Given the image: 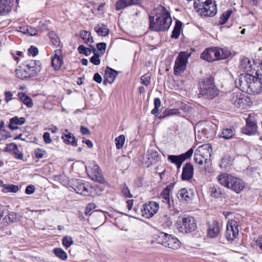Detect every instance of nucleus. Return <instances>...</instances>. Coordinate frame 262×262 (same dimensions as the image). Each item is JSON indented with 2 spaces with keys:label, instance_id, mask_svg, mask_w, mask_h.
<instances>
[{
  "label": "nucleus",
  "instance_id": "dca6fc26",
  "mask_svg": "<svg viewBox=\"0 0 262 262\" xmlns=\"http://www.w3.org/2000/svg\"><path fill=\"white\" fill-rule=\"evenodd\" d=\"M198 11L202 16L211 17L214 16L217 12L216 5L214 0L207 4L206 6L201 7Z\"/></svg>",
  "mask_w": 262,
  "mask_h": 262
},
{
  "label": "nucleus",
  "instance_id": "bf43d9fd",
  "mask_svg": "<svg viewBox=\"0 0 262 262\" xmlns=\"http://www.w3.org/2000/svg\"><path fill=\"white\" fill-rule=\"evenodd\" d=\"M35 191V187L32 185H30L28 186L25 190V192L27 194H31L33 193Z\"/></svg>",
  "mask_w": 262,
  "mask_h": 262
},
{
  "label": "nucleus",
  "instance_id": "c9c22d12",
  "mask_svg": "<svg viewBox=\"0 0 262 262\" xmlns=\"http://www.w3.org/2000/svg\"><path fill=\"white\" fill-rule=\"evenodd\" d=\"M234 130L231 128H224L222 132V135L220 137L225 139H230L234 135Z\"/></svg>",
  "mask_w": 262,
  "mask_h": 262
},
{
  "label": "nucleus",
  "instance_id": "2eb2a0df",
  "mask_svg": "<svg viewBox=\"0 0 262 262\" xmlns=\"http://www.w3.org/2000/svg\"><path fill=\"white\" fill-rule=\"evenodd\" d=\"M208 229L207 235L210 238H214L218 236L221 230V226L216 220H212L207 223Z\"/></svg>",
  "mask_w": 262,
  "mask_h": 262
},
{
  "label": "nucleus",
  "instance_id": "f257e3e1",
  "mask_svg": "<svg viewBox=\"0 0 262 262\" xmlns=\"http://www.w3.org/2000/svg\"><path fill=\"white\" fill-rule=\"evenodd\" d=\"M158 10L159 12L156 15L155 19L154 16H150L149 17V29L158 32L167 30L172 23L170 13L161 5L158 7Z\"/></svg>",
  "mask_w": 262,
  "mask_h": 262
},
{
  "label": "nucleus",
  "instance_id": "603ef678",
  "mask_svg": "<svg viewBox=\"0 0 262 262\" xmlns=\"http://www.w3.org/2000/svg\"><path fill=\"white\" fill-rule=\"evenodd\" d=\"M46 153V152L45 150L39 148H37L35 150V156L38 159L42 158Z\"/></svg>",
  "mask_w": 262,
  "mask_h": 262
},
{
  "label": "nucleus",
  "instance_id": "473e14b6",
  "mask_svg": "<svg viewBox=\"0 0 262 262\" xmlns=\"http://www.w3.org/2000/svg\"><path fill=\"white\" fill-rule=\"evenodd\" d=\"M80 36L84 41L85 43L90 46V44L93 42V37L91 36V33L82 30L80 32Z\"/></svg>",
  "mask_w": 262,
  "mask_h": 262
},
{
  "label": "nucleus",
  "instance_id": "7c9ffc66",
  "mask_svg": "<svg viewBox=\"0 0 262 262\" xmlns=\"http://www.w3.org/2000/svg\"><path fill=\"white\" fill-rule=\"evenodd\" d=\"M18 31L31 36L36 35L37 33V30L30 26L19 27Z\"/></svg>",
  "mask_w": 262,
  "mask_h": 262
},
{
  "label": "nucleus",
  "instance_id": "423d86ee",
  "mask_svg": "<svg viewBox=\"0 0 262 262\" xmlns=\"http://www.w3.org/2000/svg\"><path fill=\"white\" fill-rule=\"evenodd\" d=\"M226 56L223 54V51L217 48L206 49L201 55V58L208 62L224 59Z\"/></svg>",
  "mask_w": 262,
  "mask_h": 262
},
{
  "label": "nucleus",
  "instance_id": "bb28decb",
  "mask_svg": "<svg viewBox=\"0 0 262 262\" xmlns=\"http://www.w3.org/2000/svg\"><path fill=\"white\" fill-rule=\"evenodd\" d=\"M138 5L135 0H119L116 4V9L120 10L126 7Z\"/></svg>",
  "mask_w": 262,
  "mask_h": 262
},
{
  "label": "nucleus",
  "instance_id": "c85d7f7f",
  "mask_svg": "<svg viewBox=\"0 0 262 262\" xmlns=\"http://www.w3.org/2000/svg\"><path fill=\"white\" fill-rule=\"evenodd\" d=\"M18 97L20 101L28 107L31 108L33 106L32 99L30 97L27 96L24 93H18Z\"/></svg>",
  "mask_w": 262,
  "mask_h": 262
},
{
  "label": "nucleus",
  "instance_id": "864d4df0",
  "mask_svg": "<svg viewBox=\"0 0 262 262\" xmlns=\"http://www.w3.org/2000/svg\"><path fill=\"white\" fill-rule=\"evenodd\" d=\"M255 75L256 76L255 78H258L261 81L262 79V63H260L259 66L258 67L255 72Z\"/></svg>",
  "mask_w": 262,
  "mask_h": 262
},
{
  "label": "nucleus",
  "instance_id": "ea45409f",
  "mask_svg": "<svg viewBox=\"0 0 262 262\" xmlns=\"http://www.w3.org/2000/svg\"><path fill=\"white\" fill-rule=\"evenodd\" d=\"M125 136L124 135H120L117 137L115 139L116 148L118 149L122 148L124 144Z\"/></svg>",
  "mask_w": 262,
  "mask_h": 262
},
{
  "label": "nucleus",
  "instance_id": "a18cd8bd",
  "mask_svg": "<svg viewBox=\"0 0 262 262\" xmlns=\"http://www.w3.org/2000/svg\"><path fill=\"white\" fill-rule=\"evenodd\" d=\"M121 189L122 193L124 196L126 198L133 197V194L130 193V190L125 184L122 185Z\"/></svg>",
  "mask_w": 262,
  "mask_h": 262
},
{
  "label": "nucleus",
  "instance_id": "aec40b11",
  "mask_svg": "<svg viewBox=\"0 0 262 262\" xmlns=\"http://www.w3.org/2000/svg\"><path fill=\"white\" fill-rule=\"evenodd\" d=\"M119 72L109 67H107L105 70V76L103 84L106 85L107 83H112L115 80Z\"/></svg>",
  "mask_w": 262,
  "mask_h": 262
},
{
  "label": "nucleus",
  "instance_id": "e2e57ef3",
  "mask_svg": "<svg viewBox=\"0 0 262 262\" xmlns=\"http://www.w3.org/2000/svg\"><path fill=\"white\" fill-rule=\"evenodd\" d=\"M8 217L9 220H10L11 222H14L16 220L17 214L14 212H11L9 213Z\"/></svg>",
  "mask_w": 262,
  "mask_h": 262
},
{
  "label": "nucleus",
  "instance_id": "a211bd4d",
  "mask_svg": "<svg viewBox=\"0 0 262 262\" xmlns=\"http://www.w3.org/2000/svg\"><path fill=\"white\" fill-rule=\"evenodd\" d=\"M247 97L240 93H233L231 95L230 101L236 107H244L246 104Z\"/></svg>",
  "mask_w": 262,
  "mask_h": 262
},
{
  "label": "nucleus",
  "instance_id": "c756f323",
  "mask_svg": "<svg viewBox=\"0 0 262 262\" xmlns=\"http://www.w3.org/2000/svg\"><path fill=\"white\" fill-rule=\"evenodd\" d=\"M178 198L185 201L190 200L192 197V193L186 188L181 189L178 193Z\"/></svg>",
  "mask_w": 262,
  "mask_h": 262
},
{
  "label": "nucleus",
  "instance_id": "680f3d73",
  "mask_svg": "<svg viewBox=\"0 0 262 262\" xmlns=\"http://www.w3.org/2000/svg\"><path fill=\"white\" fill-rule=\"evenodd\" d=\"M255 244L256 246L258 247L261 251H262V235L257 238Z\"/></svg>",
  "mask_w": 262,
  "mask_h": 262
},
{
  "label": "nucleus",
  "instance_id": "cd10ccee",
  "mask_svg": "<svg viewBox=\"0 0 262 262\" xmlns=\"http://www.w3.org/2000/svg\"><path fill=\"white\" fill-rule=\"evenodd\" d=\"M25 119L24 117L18 118L14 117L10 119L9 127L12 130H15L18 128L17 125H22L25 122Z\"/></svg>",
  "mask_w": 262,
  "mask_h": 262
},
{
  "label": "nucleus",
  "instance_id": "b1692460",
  "mask_svg": "<svg viewBox=\"0 0 262 262\" xmlns=\"http://www.w3.org/2000/svg\"><path fill=\"white\" fill-rule=\"evenodd\" d=\"M240 67L241 69H242L243 71L246 72V73L253 74V72H252L253 69L252 61L250 59L246 57H244L241 59L240 61Z\"/></svg>",
  "mask_w": 262,
  "mask_h": 262
},
{
  "label": "nucleus",
  "instance_id": "20e7f679",
  "mask_svg": "<svg viewBox=\"0 0 262 262\" xmlns=\"http://www.w3.org/2000/svg\"><path fill=\"white\" fill-rule=\"evenodd\" d=\"M219 94V90L214 84V79L209 76L202 81L200 85V95L205 98L212 99Z\"/></svg>",
  "mask_w": 262,
  "mask_h": 262
},
{
  "label": "nucleus",
  "instance_id": "39448f33",
  "mask_svg": "<svg viewBox=\"0 0 262 262\" xmlns=\"http://www.w3.org/2000/svg\"><path fill=\"white\" fill-rule=\"evenodd\" d=\"M156 241L158 244L173 249H177L180 246V242L177 237L164 232L159 234Z\"/></svg>",
  "mask_w": 262,
  "mask_h": 262
},
{
  "label": "nucleus",
  "instance_id": "69168bd1",
  "mask_svg": "<svg viewBox=\"0 0 262 262\" xmlns=\"http://www.w3.org/2000/svg\"><path fill=\"white\" fill-rule=\"evenodd\" d=\"M93 79L98 83H100L102 82V77L98 73L94 74Z\"/></svg>",
  "mask_w": 262,
  "mask_h": 262
},
{
  "label": "nucleus",
  "instance_id": "58836bf2",
  "mask_svg": "<svg viewBox=\"0 0 262 262\" xmlns=\"http://www.w3.org/2000/svg\"><path fill=\"white\" fill-rule=\"evenodd\" d=\"M93 52L94 53V55L91 57L90 58V62H92L93 64L96 66H98L100 64V60L99 59V56H101L100 55H99L98 53L96 52V50L95 48H93Z\"/></svg>",
  "mask_w": 262,
  "mask_h": 262
},
{
  "label": "nucleus",
  "instance_id": "9b49d317",
  "mask_svg": "<svg viewBox=\"0 0 262 262\" xmlns=\"http://www.w3.org/2000/svg\"><path fill=\"white\" fill-rule=\"evenodd\" d=\"M159 209V203L154 201H150L144 205L143 209L141 210V214L143 217L149 219L152 217Z\"/></svg>",
  "mask_w": 262,
  "mask_h": 262
},
{
  "label": "nucleus",
  "instance_id": "393cba45",
  "mask_svg": "<svg viewBox=\"0 0 262 262\" xmlns=\"http://www.w3.org/2000/svg\"><path fill=\"white\" fill-rule=\"evenodd\" d=\"M27 69L28 68L26 64L22 67H19L15 70L16 76L21 79L30 77V74L28 72Z\"/></svg>",
  "mask_w": 262,
  "mask_h": 262
},
{
  "label": "nucleus",
  "instance_id": "6e6552de",
  "mask_svg": "<svg viewBox=\"0 0 262 262\" xmlns=\"http://www.w3.org/2000/svg\"><path fill=\"white\" fill-rule=\"evenodd\" d=\"M191 55L188 51L181 52L175 61L174 74L179 75L183 72L188 62V59Z\"/></svg>",
  "mask_w": 262,
  "mask_h": 262
},
{
  "label": "nucleus",
  "instance_id": "7ed1b4c3",
  "mask_svg": "<svg viewBox=\"0 0 262 262\" xmlns=\"http://www.w3.org/2000/svg\"><path fill=\"white\" fill-rule=\"evenodd\" d=\"M217 179L221 185L236 193H239L245 187V183L242 179L226 173L220 174L217 177Z\"/></svg>",
  "mask_w": 262,
  "mask_h": 262
},
{
  "label": "nucleus",
  "instance_id": "49530a36",
  "mask_svg": "<svg viewBox=\"0 0 262 262\" xmlns=\"http://www.w3.org/2000/svg\"><path fill=\"white\" fill-rule=\"evenodd\" d=\"M78 51L80 54H83L86 56L90 55L91 51L89 48L85 47L83 45H80L78 48Z\"/></svg>",
  "mask_w": 262,
  "mask_h": 262
},
{
  "label": "nucleus",
  "instance_id": "1a4fd4ad",
  "mask_svg": "<svg viewBox=\"0 0 262 262\" xmlns=\"http://www.w3.org/2000/svg\"><path fill=\"white\" fill-rule=\"evenodd\" d=\"M212 151L211 146L210 144H204L199 147V149L195 151L194 155V162L199 164L202 165L204 161L207 159L205 156L207 155L210 156Z\"/></svg>",
  "mask_w": 262,
  "mask_h": 262
},
{
  "label": "nucleus",
  "instance_id": "ddd939ff",
  "mask_svg": "<svg viewBox=\"0 0 262 262\" xmlns=\"http://www.w3.org/2000/svg\"><path fill=\"white\" fill-rule=\"evenodd\" d=\"M237 223L235 220H229L226 225L225 236L228 241H233L238 235Z\"/></svg>",
  "mask_w": 262,
  "mask_h": 262
},
{
  "label": "nucleus",
  "instance_id": "f8f14e48",
  "mask_svg": "<svg viewBox=\"0 0 262 262\" xmlns=\"http://www.w3.org/2000/svg\"><path fill=\"white\" fill-rule=\"evenodd\" d=\"M72 188L77 193L84 196H89L91 193V187L88 183L82 180L74 181Z\"/></svg>",
  "mask_w": 262,
  "mask_h": 262
},
{
  "label": "nucleus",
  "instance_id": "4be33fe9",
  "mask_svg": "<svg viewBox=\"0 0 262 262\" xmlns=\"http://www.w3.org/2000/svg\"><path fill=\"white\" fill-rule=\"evenodd\" d=\"M60 50L55 51V54L52 59V65L55 70H59L62 64V57Z\"/></svg>",
  "mask_w": 262,
  "mask_h": 262
},
{
  "label": "nucleus",
  "instance_id": "f03ea898",
  "mask_svg": "<svg viewBox=\"0 0 262 262\" xmlns=\"http://www.w3.org/2000/svg\"><path fill=\"white\" fill-rule=\"evenodd\" d=\"M236 86L242 91H248L250 89L254 93H259L262 88V83L253 73L241 74L235 80Z\"/></svg>",
  "mask_w": 262,
  "mask_h": 262
},
{
  "label": "nucleus",
  "instance_id": "4d7b16f0",
  "mask_svg": "<svg viewBox=\"0 0 262 262\" xmlns=\"http://www.w3.org/2000/svg\"><path fill=\"white\" fill-rule=\"evenodd\" d=\"M43 138L44 142L46 144H49V143H51V142H52V139L50 138V134L48 132H45L43 134Z\"/></svg>",
  "mask_w": 262,
  "mask_h": 262
},
{
  "label": "nucleus",
  "instance_id": "37998d69",
  "mask_svg": "<svg viewBox=\"0 0 262 262\" xmlns=\"http://www.w3.org/2000/svg\"><path fill=\"white\" fill-rule=\"evenodd\" d=\"M231 14V11L228 10L226 12L224 13L221 16L219 23L220 25L225 24L229 19Z\"/></svg>",
  "mask_w": 262,
  "mask_h": 262
},
{
  "label": "nucleus",
  "instance_id": "f704fd0d",
  "mask_svg": "<svg viewBox=\"0 0 262 262\" xmlns=\"http://www.w3.org/2000/svg\"><path fill=\"white\" fill-rule=\"evenodd\" d=\"M182 23L179 21L177 20L176 22L175 26L173 30L172 31L171 37L172 38L177 39L180 36L181 30L182 29Z\"/></svg>",
  "mask_w": 262,
  "mask_h": 262
},
{
  "label": "nucleus",
  "instance_id": "79ce46f5",
  "mask_svg": "<svg viewBox=\"0 0 262 262\" xmlns=\"http://www.w3.org/2000/svg\"><path fill=\"white\" fill-rule=\"evenodd\" d=\"M19 188L17 186L14 185H4L3 191L5 192H16L18 191Z\"/></svg>",
  "mask_w": 262,
  "mask_h": 262
},
{
  "label": "nucleus",
  "instance_id": "de8ad7c7",
  "mask_svg": "<svg viewBox=\"0 0 262 262\" xmlns=\"http://www.w3.org/2000/svg\"><path fill=\"white\" fill-rule=\"evenodd\" d=\"M73 243V241L71 237L66 236L62 239L63 245L66 248H69Z\"/></svg>",
  "mask_w": 262,
  "mask_h": 262
},
{
  "label": "nucleus",
  "instance_id": "0e129e2a",
  "mask_svg": "<svg viewBox=\"0 0 262 262\" xmlns=\"http://www.w3.org/2000/svg\"><path fill=\"white\" fill-rule=\"evenodd\" d=\"M38 30L40 31H45L48 30V27L44 22H40L38 26Z\"/></svg>",
  "mask_w": 262,
  "mask_h": 262
},
{
  "label": "nucleus",
  "instance_id": "2f4dec72",
  "mask_svg": "<svg viewBox=\"0 0 262 262\" xmlns=\"http://www.w3.org/2000/svg\"><path fill=\"white\" fill-rule=\"evenodd\" d=\"M94 30L99 36H106L108 34L109 29L105 25H98L94 28Z\"/></svg>",
  "mask_w": 262,
  "mask_h": 262
},
{
  "label": "nucleus",
  "instance_id": "8fccbe9b",
  "mask_svg": "<svg viewBox=\"0 0 262 262\" xmlns=\"http://www.w3.org/2000/svg\"><path fill=\"white\" fill-rule=\"evenodd\" d=\"M49 37L51 39L53 45L55 46L59 45L60 43L59 39L53 32H51L49 34Z\"/></svg>",
  "mask_w": 262,
  "mask_h": 262
},
{
  "label": "nucleus",
  "instance_id": "412c9836",
  "mask_svg": "<svg viewBox=\"0 0 262 262\" xmlns=\"http://www.w3.org/2000/svg\"><path fill=\"white\" fill-rule=\"evenodd\" d=\"M193 166L189 162L186 163L183 168L181 179L183 181H188L193 177Z\"/></svg>",
  "mask_w": 262,
  "mask_h": 262
},
{
  "label": "nucleus",
  "instance_id": "338daca9",
  "mask_svg": "<svg viewBox=\"0 0 262 262\" xmlns=\"http://www.w3.org/2000/svg\"><path fill=\"white\" fill-rule=\"evenodd\" d=\"M80 132L83 135H90L91 134L89 129L83 126L80 127Z\"/></svg>",
  "mask_w": 262,
  "mask_h": 262
},
{
  "label": "nucleus",
  "instance_id": "6ab92c4d",
  "mask_svg": "<svg viewBox=\"0 0 262 262\" xmlns=\"http://www.w3.org/2000/svg\"><path fill=\"white\" fill-rule=\"evenodd\" d=\"M31 77L37 75L41 70V63L39 60H30L26 64Z\"/></svg>",
  "mask_w": 262,
  "mask_h": 262
},
{
  "label": "nucleus",
  "instance_id": "5fc2aeb1",
  "mask_svg": "<svg viewBox=\"0 0 262 262\" xmlns=\"http://www.w3.org/2000/svg\"><path fill=\"white\" fill-rule=\"evenodd\" d=\"M14 146L15 147L14 150L15 157L18 159H22L24 157L23 154L18 150L17 145L16 144H14Z\"/></svg>",
  "mask_w": 262,
  "mask_h": 262
},
{
  "label": "nucleus",
  "instance_id": "9d476101",
  "mask_svg": "<svg viewBox=\"0 0 262 262\" xmlns=\"http://www.w3.org/2000/svg\"><path fill=\"white\" fill-rule=\"evenodd\" d=\"M256 115L250 113L246 119V125L242 128V132L248 135H254L257 132V125L256 122Z\"/></svg>",
  "mask_w": 262,
  "mask_h": 262
},
{
  "label": "nucleus",
  "instance_id": "09e8293b",
  "mask_svg": "<svg viewBox=\"0 0 262 262\" xmlns=\"http://www.w3.org/2000/svg\"><path fill=\"white\" fill-rule=\"evenodd\" d=\"M162 222H164L167 227H170L172 224L171 217L168 215H165L162 217Z\"/></svg>",
  "mask_w": 262,
  "mask_h": 262
},
{
  "label": "nucleus",
  "instance_id": "a19ab883",
  "mask_svg": "<svg viewBox=\"0 0 262 262\" xmlns=\"http://www.w3.org/2000/svg\"><path fill=\"white\" fill-rule=\"evenodd\" d=\"M163 114H164L163 116L160 117V118H164L167 116L178 115L180 114V111L178 108H172L164 111Z\"/></svg>",
  "mask_w": 262,
  "mask_h": 262
},
{
  "label": "nucleus",
  "instance_id": "a878e982",
  "mask_svg": "<svg viewBox=\"0 0 262 262\" xmlns=\"http://www.w3.org/2000/svg\"><path fill=\"white\" fill-rule=\"evenodd\" d=\"M11 10L10 0H0V15L8 14Z\"/></svg>",
  "mask_w": 262,
  "mask_h": 262
},
{
  "label": "nucleus",
  "instance_id": "4468645a",
  "mask_svg": "<svg viewBox=\"0 0 262 262\" xmlns=\"http://www.w3.org/2000/svg\"><path fill=\"white\" fill-rule=\"evenodd\" d=\"M86 169L92 180L99 181L100 183L103 181L101 177V171L98 165L93 163L91 165L86 166Z\"/></svg>",
  "mask_w": 262,
  "mask_h": 262
},
{
  "label": "nucleus",
  "instance_id": "774afa93",
  "mask_svg": "<svg viewBox=\"0 0 262 262\" xmlns=\"http://www.w3.org/2000/svg\"><path fill=\"white\" fill-rule=\"evenodd\" d=\"M127 204V207L128 210H130L132 209L133 204H134V200H128L126 202Z\"/></svg>",
  "mask_w": 262,
  "mask_h": 262
},
{
  "label": "nucleus",
  "instance_id": "6e6d98bb",
  "mask_svg": "<svg viewBox=\"0 0 262 262\" xmlns=\"http://www.w3.org/2000/svg\"><path fill=\"white\" fill-rule=\"evenodd\" d=\"M28 53L29 54L32 55L33 56H35L38 54V50L37 48L32 46L28 49Z\"/></svg>",
  "mask_w": 262,
  "mask_h": 262
},
{
  "label": "nucleus",
  "instance_id": "f3484780",
  "mask_svg": "<svg viewBox=\"0 0 262 262\" xmlns=\"http://www.w3.org/2000/svg\"><path fill=\"white\" fill-rule=\"evenodd\" d=\"M193 152V150L190 148L185 153L179 155H169L167 157V160L175 165L180 163H183L185 160L191 158Z\"/></svg>",
  "mask_w": 262,
  "mask_h": 262
},
{
  "label": "nucleus",
  "instance_id": "72a5a7b5",
  "mask_svg": "<svg viewBox=\"0 0 262 262\" xmlns=\"http://www.w3.org/2000/svg\"><path fill=\"white\" fill-rule=\"evenodd\" d=\"M64 142L66 144H71L73 146H76L77 143L75 138L72 134L68 133L67 134H63L62 136Z\"/></svg>",
  "mask_w": 262,
  "mask_h": 262
},
{
  "label": "nucleus",
  "instance_id": "3c124183",
  "mask_svg": "<svg viewBox=\"0 0 262 262\" xmlns=\"http://www.w3.org/2000/svg\"><path fill=\"white\" fill-rule=\"evenodd\" d=\"M106 44L104 42H100V43H97V48L99 51H100V52H101L100 55H102L104 53L105 51L106 50Z\"/></svg>",
  "mask_w": 262,
  "mask_h": 262
},
{
  "label": "nucleus",
  "instance_id": "c03bdc74",
  "mask_svg": "<svg viewBox=\"0 0 262 262\" xmlns=\"http://www.w3.org/2000/svg\"><path fill=\"white\" fill-rule=\"evenodd\" d=\"M150 81V75L149 73H146L141 77V83L145 86H147L149 84Z\"/></svg>",
  "mask_w": 262,
  "mask_h": 262
},
{
  "label": "nucleus",
  "instance_id": "e433bc0d",
  "mask_svg": "<svg viewBox=\"0 0 262 262\" xmlns=\"http://www.w3.org/2000/svg\"><path fill=\"white\" fill-rule=\"evenodd\" d=\"M211 195L215 198H221L222 195V189L217 186H214L211 188Z\"/></svg>",
  "mask_w": 262,
  "mask_h": 262
},
{
  "label": "nucleus",
  "instance_id": "13d9d810",
  "mask_svg": "<svg viewBox=\"0 0 262 262\" xmlns=\"http://www.w3.org/2000/svg\"><path fill=\"white\" fill-rule=\"evenodd\" d=\"M5 101L7 103L9 102L13 99V94L10 91H5Z\"/></svg>",
  "mask_w": 262,
  "mask_h": 262
},
{
  "label": "nucleus",
  "instance_id": "4c0bfd02",
  "mask_svg": "<svg viewBox=\"0 0 262 262\" xmlns=\"http://www.w3.org/2000/svg\"><path fill=\"white\" fill-rule=\"evenodd\" d=\"M54 252L56 256L60 258L62 260L67 259L68 256L66 252L61 248H55Z\"/></svg>",
  "mask_w": 262,
  "mask_h": 262
},
{
  "label": "nucleus",
  "instance_id": "0eeeda50",
  "mask_svg": "<svg viewBox=\"0 0 262 262\" xmlns=\"http://www.w3.org/2000/svg\"><path fill=\"white\" fill-rule=\"evenodd\" d=\"M180 230L185 233H190L197 228L195 219L190 216H185L178 222Z\"/></svg>",
  "mask_w": 262,
  "mask_h": 262
},
{
  "label": "nucleus",
  "instance_id": "052dcab7",
  "mask_svg": "<svg viewBox=\"0 0 262 262\" xmlns=\"http://www.w3.org/2000/svg\"><path fill=\"white\" fill-rule=\"evenodd\" d=\"M95 205L94 203L89 204L85 208V213L88 214L91 210L95 208Z\"/></svg>",
  "mask_w": 262,
  "mask_h": 262
},
{
  "label": "nucleus",
  "instance_id": "5701e85b",
  "mask_svg": "<svg viewBox=\"0 0 262 262\" xmlns=\"http://www.w3.org/2000/svg\"><path fill=\"white\" fill-rule=\"evenodd\" d=\"M171 188L172 187L170 185L167 186L163 190L160 196L162 201L165 203L167 207L169 208L171 207L170 194L171 192Z\"/></svg>",
  "mask_w": 262,
  "mask_h": 262
}]
</instances>
